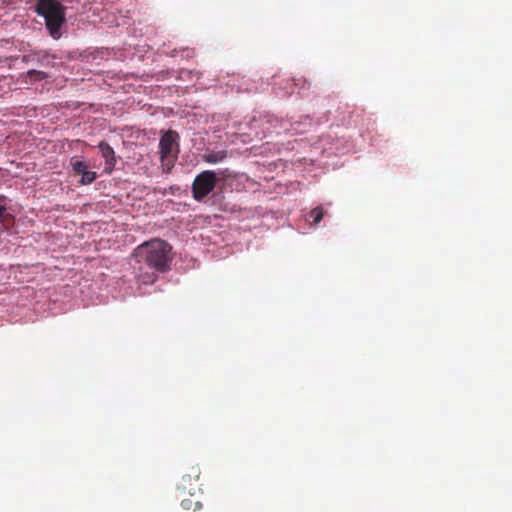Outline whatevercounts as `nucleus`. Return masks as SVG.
<instances>
[{"instance_id":"nucleus-13","label":"nucleus","mask_w":512,"mask_h":512,"mask_svg":"<svg viewBox=\"0 0 512 512\" xmlns=\"http://www.w3.org/2000/svg\"><path fill=\"white\" fill-rule=\"evenodd\" d=\"M6 212H7L6 205L0 203V222L3 221V218H4L5 214H6Z\"/></svg>"},{"instance_id":"nucleus-8","label":"nucleus","mask_w":512,"mask_h":512,"mask_svg":"<svg viewBox=\"0 0 512 512\" xmlns=\"http://www.w3.org/2000/svg\"><path fill=\"white\" fill-rule=\"evenodd\" d=\"M324 216V210L322 207L318 206L311 210L309 213V219L312 220L313 225H317L320 223V221L323 219Z\"/></svg>"},{"instance_id":"nucleus-5","label":"nucleus","mask_w":512,"mask_h":512,"mask_svg":"<svg viewBox=\"0 0 512 512\" xmlns=\"http://www.w3.org/2000/svg\"><path fill=\"white\" fill-rule=\"evenodd\" d=\"M71 167L76 175H80L81 179L79 183L81 185H89L95 181L97 174L94 171H90L88 164L84 161L73 158L71 160Z\"/></svg>"},{"instance_id":"nucleus-6","label":"nucleus","mask_w":512,"mask_h":512,"mask_svg":"<svg viewBox=\"0 0 512 512\" xmlns=\"http://www.w3.org/2000/svg\"><path fill=\"white\" fill-rule=\"evenodd\" d=\"M98 148L105 159V171L110 174L116 165V157L113 148L105 141L99 143Z\"/></svg>"},{"instance_id":"nucleus-2","label":"nucleus","mask_w":512,"mask_h":512,"mask_svg":"<svg viewBox=\"0 0 512 512\" xmlns=\"http://www.w3.org/2000/svg\"><path fill=\"white\" fill-rule=\"evenodd\" d=\"M35 10L44 17L46 29L51 37L60 38L61 27L66 22V8L57 0H38Z\"/></svg>"},{"instance_id":"nucleus-9","label":"nucleus","mask_w":512,"mask_h":512,"mask_svg":"<svg viewBox=\"0 0 512 512\" xmlns=\"http://www.w3.org/2000/svg\"><path fill=\"white\" fill-rule=\"evenodd\" d=\"M200 474V468L198 466H192L190 469V473L183 476V482L191 480L198 481L200 478Z\"/></svg>"},{"instance_id":"nucleus-1","label":"nucleus","mask_w":512,"mask_h":512,"mask_svg":"<svg viewBox=\"0 0 512 512\" xmlns=\"http://www.w3.org/2000/svg\"><path fill=\"white\" fill-rule=\"evenodd\" d=\"M172 247L161 239H153L139 245L134 256L139 263H145L149 268L158 272H165L169 269Z\"/></svg>"},{"instance_id":"nucleus-7","label":"nucleus","mask_w":512,"mask_h":512,"mask_svg":"<svg viewBox=\"0 0 512 512\" xmlns=\"http://www.w3.org/2000/svg\"><path fill=\"white\" fill-rule=\"evenodd\" d=\"M227 157V151H210L203 155V160L209 164H215L222 162Z\"/></svg>"},{"instance_id":"nucleus-10","label":"nucleus","mask_w":512,"mask_h":512,"mask_svg":"<svg viewBox=\"0 0 512 512\" xmlns=\"http://www.w3.org/2000/svg\"><path fill=\"white\" fill-rule=\"evenodd\" d=\"M28 76L31 79H34L36 81L43 80V79L47 78V74L45 72L38 71V70H29Z\"/></svg>"},{"instance_id":"nucleus-3","label":"nucleus","mask_w":512,"mask_h":512,"mask_svg":"<svg viewBox=\"0 0 512 512\" xmlns=\"http://www.w3.org/2000/svg\"><path fill=\"white\" fill-rule=\"evenodd\" d=\"M161 163L169 171L176 162L179 153V134L176 131H166L159 142Z\"/></svg>"},{"instance_id":"nucleus-11","label":"nucleus","mask_w":512,"mask_h":512,"mask_svg":"<svg viewBox=\"0 0 512 512\" xmlns=\"http://www.w3.org/2000/svg\"><path fill=\"white\" fill-rule=\"evenodd\" d=\"M193 505H195L194 510L199 509L201 507V504L198 501L195 503H193V501L190 499H184L181 501V506L186 510L191 509Z\"/></svg>"},{"instance_id":"nucleus-4","label":"nucleus","mask_w":512,"mask_h":512,"mask_svg":"<svg viewBox=\"0 0 512 512\" xmlns=\"http://www.w3.org/2000/svg\"><path fill=\"white\" fill-rule=\"evenodd\" d=\"M217 175L212 170H205L199 173L192 183V196L201 202L203 201L216 187Z\"/></svg>"},{"instance_id":"nucleus-12","label":"nucleus","mask_w":512,"mask_h":512,"mask_svg":"<svg viewBox=\"0 0 512 512\" xmlns=\"http://www.w3.org/2000/svg\"><path fill=\"white\" fill-rule=\"evenodd\" d=\"M157 276L153 273L147 275V277L139 276V281L143 284L153 283L156 280Z\"/></svg>"}]
</instances>
